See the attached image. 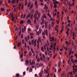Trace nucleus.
I'll use <instances>...</instances> for the list:
<instances>
[{
  "mask_svg": "<svg viewBox=\"0 0 77 77\" xmlns=\"http://www.w3.org/2000/svg\"><path fill=\"white\" fill-rule=\"evenodd\" d=\"M71 0H67V4L68 5H70V1Z\"/></svg>",
  "mask_w": 77,
  "mask_h": 77,
  "instance_id": "18",
  "label": "nucleus"
},
{
  "mask_svg": "<svg viewBox=\"0 0 77 77\" xmlns=\"http://www.w3.org/2000/svg\"><path fill=\"white\" fill-rule=\"evenodd\" d=\"M23 57V54L22 53L20 55V58L21 59Z\"/></svg>",
  "mask_w": 77,
  "mask_h": 77,
  "instance_id": "38",
  "label": "nucleus"
},
{
  "mask_svg": "<svg viewBox=\"0 0 77 77\" xmlns=\"http://www.w3.org/2000/svg\"><path fill=\"white\" fill-rule=\"evenodd\" d=\"M57 6V4H54V8H57V7H56Z\"/></svg>",
  "mask_w": 77,
  "mask_h": 77,
  "instance_id": "41",
  "label": "nucleus"
},
{
  "mask_svg": "<svg viewBox=\"0 0 77 77\" xmlns=\"http://www.w3.org/2000/svg\"><path fill=\"white\" fill-rule=\"evenodd\" d=\"M30 5H31V2H29L28 4V7H29L30 6Z\"/></svg>",
  "mask_w": 77,
  "mask_h": 77,
  "instance_id": "30",
  "label": "nucleus"
},
{
  "mask_svg": "<svg viewBox=\"0 0 77 77\" xmlns=\"http://www.w3.org/2000/svg\"><path fill=\"white\" fill-rule=\"evenodd\" d=\"M53 18L51 17L50 19V21H51L53 20Z\"/></svg>",
  "mask_w": 77,
  "mask_h": 77,
  "instance_id": "57",
  "label": "nucleus"
},
{
  "mask_svg": "<svg viewBox=\"0 0 77 77\" xmlns=\"http://www.w3.org/2000/svg\"><path fill=\"white\" fill-rule=\"evenodd\" d=\"M25 41H26V42H27V37H26L25 38Z\"/></svg>",
  "mask_w": 77,
  "mask_h": 77,
  "instance_id": "53",
  "label": "nucleus"
},
{
  "mask_svg": "<svg viewBox=\"0 0 77 77\" xmlns=\"http://www.w3.org/2000/svg\"><path fill=\"white\" fill-rule=\"evenodd\" d=\"M44 18H45V19L47 18V16L45 15V14H44L43 17H42V21H44Z\"/></svg>",
  "mask_w": 77,
  "mask_h": 77,
  "instance_id": "3",
  "label": "nucleus"
},
{
  "mask_svg": "<svg viewBox=\"0 0 77 77\" xmlns=\"http://www.w3.org/2000/svg\"><path fill=\"white\" fill-rule=\"evenodd\" d=\"M29 56H32V52H29Z\"/></svg>",
  "mask_w": 77,
  "mask_h": 77,
  "instance_id": "33",
  "label": "nucleus"
},
{
  "mask_svg": "<svg viewBox=\"0 0 77 77\" xmlns=\"http://www.w3.org/2000/svg\"><path fill=\"white\" fill-rule=\"evenodd\" d=\"M1 10H2V11H5V9L4 8H2Z\"/></svg>",
  "mask_w": 77,
  "mask_h": 77,
  "instance_id": "61",
  "label": "nucleus"
},
{
  "mask_svg": "<svg viewBox=\"0 0 77 77\" xmlns=\"http://www.w3.org/2000/svg\"><path fill=\"white\" fill-rule=\"evenodd\" d=\"M31 51H32V52L33 53H34L35 52H34V51H33V49H32V48H31Z\"/></svg>",
  "mask_w": 77,
  "mask_h": 77,
  "instance_id": "47",
  "label": "nucleus"
},
{
  "mask_svg": "<svg viewBox=\"0 0 77 77\" xmlns=\"http://www.w3.org/2000/svg\"><path fill=\"white\" fill-rule=\"evenodd\" d=\"M10 15L12 18V21H14V20H15V18L14 17V15H13V14H10Z\"/></svg>",
  "mask_w": 77,
  "mask_h": 77,
  "instance_id": "2",
  "label": "nucleus"
},
{
  "mask_svg": "<svg viewBox=\"0 0 77 77\" xmlns=\"http://www.w3.org/2000/svg\"><path fill=\"white\" fill-rule=\"evenodd\" d=\"M66 44H69L68 42V41H66L65 42Z\"/></svg>",
  "mask_w": 77,
  "mask_h": 77,
  "instance_id": "62",
  "label": "nucleus"
},
{
  "mask_svg": "<svg viewBox=\"0 0 77 77\" xmlns=\"http://www.w3.org/2000/svg\"><path fill=\"white\" fill-rule=\"evenodd\" d=\"M42 56H43V58H45V55H44V54H42Z\"/></svg>",
  "mask_w": 77,
  "mask_h": 77,
  "instance_id": "42",
  "label": "nucleus"
},
{
  "mask_svg": "<svg viewBox=\"0 0 77 77\" xmlns=\"http://www.w3.org/2000/svg\"><path fill=\"white\" fill-rule=\"evenodd\" d=\"M53 7V5L51 4V9H52V7Z\"/></svg>",
  "mask_w": 77,
  "mask_h": 77,
  "instance_id": "56",
  "label": "nucleus"
},
{
  "mask_svg": "<svg viewBox=\"0 0 77 77\" xmlns=\"http://www.w3.org/2000/svg\"><path fill=\"white\" fill-rule=\"evenodd\" d=\"M26 17V14H25L24 15V16H23V18H25V17Z\"/></svg>",
  "mask_w": 77,
  "mask_h": 77,
  "instance_id": "63",
  "label": "nucleus"
},
{
  "mask_svg": "<svg viewBox=\"0 0 77 77\" xmlns=\"http://www.w3.org/2000/svg\"><path fill=\"white\" fill-rule=\"evenodd\" d=\"M33 3L31 4L30 6V8H29V9H30L31 8H33Z\"/></svg>",
  "mask_w": 77,
  "mask_h": 77,
  "instance_id": "14",
  "label": "nucleus"
},
{
  "mask_svg": "<svg viewBox=\"0 0 77 77\" xmlns=\"http://www.w3.org/2000/svg\"><path fill=\"white\" fill-rule=\"evenodd\" d=\"M67 26L68 27H69V26H70V23H68Z\"/></svg>",
  "mask_w": 77,
  "mask_h": 77,
  "instance_id": "54",
  "label": "nucleus"
},
{
  "mask_svg": "<svg viewBox=\"0 0 77 77\" xmlns=\"http://www.w3.org/2000/svg\"><path fill=\"white\" fill-rule=\"evenodd\" d=\"M72 68H73V74H74L75 73V72H77V65L75 66L74 65L72 66Z\"/></svg>",
  "mask_w": 77,
  "mask_h": 77,
  "instance_id": "1",
  "label": "nucleus"
},
{
  "mask_svg": "<svg viewBox=\"0 0 77 77\" xmlns=\"http://www.w3.org/2000/svg\"><path fill=\"white\" fill-rule=\"evenodd\" d=\"M32 68H31L29 70V72H32Z\"/></svg>",
  "mask_w": 77,
  "mask_h": 77,
  "instance_id": "36",
  "label": "nucleus"
},
{
  "mask_svg": "<svg viewBox=\"0 0 77 77\" xmlns=\"http://www.w3.org/2000/svg\"><path fill=\"white\" fill-rule=\"evenodd\" d=\"M7 12H10L11 11L9 9H7Z\"/></svg>",
  "mask_w": 77,
  "mask_h": 77,
  "instance_id": "60",
  "label": "nucleus"
},
{
  "mask_svg": "<svg viewBox=\"0 0 77 77\" xmlns=\"http://www.w3.org/2000/svg\"><path fill=\"white\" fill-rule=\"evenodd\" d=\"M26 27L25 26H24V28H22V33H24L25 31H26Z\"/></svg>",
  "mask_w": 77,
  "mask_h": 77,
  "instance_id": "6",
  "label": "nucleus"
},
{
  "mask_svg": "<svg viewBox=\"0 0 77 77\" xmlns=\"http://www.w3.org/2000/svg\"><path fill=\"white\" fill-rule=\"evenodd\" d=\"M54 22H52L51 26H52V27H54Z\"/></svg>",
  "mask_w": 77,
  "mask_h": 77,
  "instance_id": "17",
  "label": "nucleus"
},
{
  "mask_svg": "<svg viewBox=\"0 0 77 77\" xmlns=\"http://www.w3.org/2000/svg\"><path fill=\"white\" fill-rule=\"evenodd\" d=\"M36 39H35V41L32 40L31 42L32 45H33V44H34L36 43Z\"/></svg>",
  "mask_w": 77,
  "mask_h": 77,
  "instance_id": "4",
  "label": "nucleus"
},
{
  "mask_svg": "<svg viewBox=\"0 0 77 77\" xmlns=\"http://www.w3.org/2000/svg\"><path fill=\"white\" fill-rule=\"evenodd\" d=\"M21 24H23L24 23V20H21L20 21Z\"/></svg>",
  "mask_w": 77,
  "mask_h": 77,
  "instance_id": "31",
  "label": "nucleus"
},
{
  "mask_svg": "<svg viewBox=\"0 0 77 77\" xmlns=\"http://www.w3.org/2000/svg\"><path fill=\"white\" fill-rule=\"evenodd\" d=\"M31 36H33L34 34L33 33H30L29 34Z\"/></svg>",
  "mask_w": 77,
  "mask_h": 77,
  "instance_id": "39",
  "label": "nucleus"
},
{
  "mask_svg": "<svg viewBox=\"0 0 77 77\" xmlns=\"http://www.w3.org/2000/svg\"><path fill=\"white\" fill-rule=\"evenodd\" d=\"M69 31V30H68L66 32V36H68V35H69V33L68 32Z\"/></svg>",
  "mask_w": 77,
  "mask_h": 77,
  "instance_id": "15",
  "label": "nucleus"
},
{
  "mask_svg": "<svg viewBox=\"0 0 77 77\" xmlns=\"http://www.w3.org/2000/svg\"><path fill=\"white\" fill-rule=\"evenodd\" d=\"M20 76V74H16V77H19Z\"/></svg>",
  "mask_w": 77,
  "mask_h": 77,
  "instance_id": "35",
  "label": "nucleus"
},
{
  "mask_svg": "<svg viewBox=\"0 0 77 77\" xmlns=\"http://www.w3.org/2000/svg\"><path fill=\"white\" fill-rule=\"evenodd\" d=\"M38 2L37 1L35 2V5H38Z\"/></svg>",
  "mask_w": 77,
  "mask_h": 77,
  "instance_id": "24",
  "label": "nucleus"
},
{
  "mask_svg": "<svg viewBox=\"0 0 77 77\" xmlns=\"http://www.w3.org/2000/svg\"><path fill=\"white\" fill-rule=\"evenodd\" d=\"M21 46V42H19L18 43V44L17 45V47H20Z\"/></svg>",
  "mask_w": 77,
  "mask_h": 77,
  "instance_id": "19",
  "label": "nucleus"
},
{
  "mask_svg": "<svg viewBox=\"0 0 77 77\" xmlns=\"http://www.w3.org/2000/svg\"><path fill=\"white\" fill-rule=\"evenodd\" d=\"M52 1L54 2V5H56V4H58V3H59V2H58L56 0H52Z\"/></svg>",
  "mask_w": 77,
  "mask_h": 77,
  "instance_id": "8",
  "label": "nucleus"
},
{
  "mask_svg": "<svg viewBox=\"0 0 77 77\" xmlns=\"http://www.w3.org/2000/svg\"><path fill=\"white\" fill-rule=\"evenodd\" d=\"M54 37L53 36L52 38H50V41L51 42H52L54 40Z\"/></svg>",
  "mask_w": 77,
  "mask_h": 77,
  "instance_id": "10",
  "label": "nucleus"
},
{
  "mask_svg": "<svg viewBox=\"0 0 77 77\" xmlns=\"http://www.w3.org/2000/svg\"><path fill=\"white\" fill-rule=\"evenodd\" d=\"M37 62H40V59H39V58H38L37 59Z\"/></svg>",
  "mask_w": 77,
  "mask_h": 77,
  "instance_id": "32",
  "label": "nucleus"
},
{
  "mask_svg": "<svg viewBox=\"0 0 77 77\" xmlns=\"http://www.w3.org/2000/svg\"><path fill=\"white\" fill-rule=\"evenodd\" d=\"M48 54V53H47V51H45V56H47V55Z\"/></svg>",
  "mask_w": 77,
  "mask_h": 77,
  "instance_id": "49",
  "label": "nucleus"
},
{
  "mask_svg": "<svg viewBox=\"0 0 77 77\" xmlns=\"http://www.w3.org/2000/svg\"><path fill=\"white\" fill-rule=\"evenodd\" d=\"M21 38H23V34L21 35Z\"/></svg>",
  "mask_w": 77,
  "mask_h": 77,
  "instance_id": "59",
  "label": "nucleus"
},
{
  "mask_svg": "<svg viewBox=\"0 0 77 77\" xmlns=\"http://www.w3.org/2000/svg\"><path fill=\"white\" fill-rule=\"evenodd\" d=\"M41 50L42 51H43V52L44 51V48H43V47H42L41 48Z\"/></svg>",
  "mask_w": 77,
  "mask_h": 77,
  "instance_id": "34",
  "label": "nucleus"
},
{
  "mask_svg": "<svg viewBox=\"0 0 77 77\" xmlns=\"http://www.w3.org/2000/svg\"><path fill=\"white\" fill-rule=\"evenodd\" d=\"M42 35H43V37L44 39H45V32H43L42 33Z\"/></svg>",
  "mask_w": 77,
  "mask_h": 77,
  "instance_id": "13",
  "label": "nucleus"
},
{
  "mask_svg": "<svg viewBox=\"0 0 77 77\" xmlns=\"http://www.w3.org/2000/svg\"><path fill=\"white\" fill-rule=\"evenodd\" d=\"M27 0H25V6H27Z\"/></svg>",
  "mask_w": 77,
  "mask_h": 77,
  "instance_id": "25",
  "label": "nucleus"
},
{
  "mask_svg": "<svg viewBox=\"0 0 77 77\" xmlns=\"http://www.w3.org/2000/svg\"><path fill=\"white\" fill-rule=\"evenodd\" d=\"M30 15H31V13H29L28 14V16L26 17V19H28V18L30 16Z\"/></svg>",
  "mask_w": 77,
  "mask_h": 77,
  "instance_id": "12",
  "label": "nucleus"
},
{
  "mask_svg": "<svg viewBox=\"0 0 77 77\" xmlns=\"http://www.w3.org/2000/svg\"><path fill=\"white\" fill-rule=\"evenodd\" d=\"M45 9H48V7L47 6L46 4H45Z\"/></svg>",
  "mask_w": 77,
  "mask_h": 77,
  "instance_id": "28",
  "label": "nucleus"
},
{
  "mask_svg": "<svg viewBox=\"0 0 77 77\" xmlns=\"http://www.w3.org/2000/svg\"><path fill=\"white\" fill-rule=\"evenodd\" d=\"M43 73H44V71L42 70L41 72L39 74V77H42V75Z\"/></svg>",
  "mask_w": 77,
  "mask_h": 77,
  "instance_id": "7",
  "label": "nucleus"
},
{
  "mask_svg": "<svg viewBox=\"0 0 77 77\" xmlns=\"http://www.w3.org/2000/svg\"><path fill=\"white\" fill-rule=\"evenodd\" d=\"M53 15L54 17H55L56 15V13H55V14H54V12H53Z\"/></svg>",
  "mask_w": 77,
  "mask_h": 77,
  "instance_id": "43",
  "label": "nucleus"
},
{
  "mask_svg": "<svg viewBox=\"0 0 77 77\" xmlns=\"http://www.w3.org/2000/svg\"><path fill=\"white\" fill-rule=\"evenodd\" d=\"M30 30H31V29L30 28H29L28 29V31L29 32H30Z\"/></svg>",
  "mask_w": 77,
  "mask_h": 77,
  "instance_id": "55",
  "label": "nucleus"
},
{
  "mask_svg": "<svg viewBox=\"0 0 77 77\" xmlns=\"http://www.w3.org/2000/svg\"><path fill=\"white\" fill-rule=\"evenodd\" d=\"M35 6L36 8H38V7L39 6V5H38V4L37 5H35Z\"/></svg>",
  "mask_w": 77,
  "mask_h": 77,
  "instance_id": "45",
  "label": "nucleus"
},
{
  "mask_svg": "<svg viewBox=\"0 0 77 77\" xmlns=\"http://www.w3.org/2000/svg\"><path fill=\"white\" fill-rule=\"evenodd\" d=\"M36 34H37V35H39V32H37V30H36Z\"/></svg>",
  "mask_w": 77,
  "mask_h": 77,
  "instance_id": "22",
  "label": "nucleus"
},
{
  "mask_svg": "<svg viewBox=\"0 0 77 77\" xmlns=\"http://www.w3.org/2000/svg\"><path fill=\"white\" fill-rule=\"evenodd\" d=\"M40 41L41 43L42 44V42H41V38H38V40L37 42V44H39V42Z\"/></svg>",
  "mask_w": 77,
  "mask_h": 77,
  "instance_id": "9",
  "label": "nucleus"
},
{
  "mask_svg": "<svg viewBox=\"0 0 77 77\" xmlns=\"http://www.w3.org/2000/svg\"><path fill=\"white\" fill-rule=\"evenodd\" d=\"M45 33L46 35H47V30H46L45 31Z\"/></svg>",
  "mask_w": 77,
  "mask_h": 77,
  "instance_id": "44",
  "label": "nucleus"
},
{
  "mask_svg": "<svg viewBox=\"0 0 77 77\" xmlns=\"http://www.w3.org/2000/svg\"><path fill=\"white\" fill-rule=\"evenodd\" d=\"M25 65L26 66H27L29 63V61L28 60H26L25 61Z\"/></svg>",
  "mask_w": 77,
  "mask_h": 77,
  "instance_id": "5",
  "label": "nucleus"
},
{
  "mask_svg": "<svg viewBox=\"0 0 77 77\" xmlns=\"http://www.w3.org/2000/svg\"><path fill=\"white\" fill-rule=\"evenodd\" d=\"M47 4H50V0H47Z\"/></svg>",
  "mask_w": 77,
  "mask_h": 77,
  "instance_id": "40",
  "label": "nucleus"
},
{
  "mask_svg": "<svg viewBox=\"0 0 77 77\" xmlns=\"http://www.w3.org/2000/svg\"><path fill=\"white\" fill-rule=\"evenodd\" d=\"M38 17H37V20H38L39 17H40V15H41V14H40V13H39L38 14Z\"/></svg>",
  "mask_w": 77,
  "mask_h": 77,
  "instance_id": "26",
  "label": "nucleus"
},
{
  "mask_svg": "<svg viewBox=\"0 0 77 77\" xmlns=\"http://www.w3.org/2000/svg\"><path fill=\"white\" fill-rule=\"evenodd\" d=\"M35 61H34V60H32V62L30 64L31 65H35Z\"/></svg>",
  "mask_w": 77,
  "mask_h": 77,
  "instance_id": "11",
  "label": "nucleus"
},
{
  "mask_svg": "<svg viewBox=\"0 0 77 77\" xmlns=\"http://www.w3.org/2000/svg\"><path fill=\"white\" fill-rule=\"evenodd\" d=\"M71 61H72V62L73 63H75V61H74L73 60V59H71Z\"/></svg>",
  "mask_w": 77,
  "mask_h": 77,
  "instance_id": "46",
  "label": "nucleus"
},
{
  "mask_svg": "<svg viewBox=\"0 0 77 77\" xmlns=\"http://www.w3.org/2000/svg\"><path fill=\"white\" fill-rule=\"evenodd\" d=\"M31 23V21H30V19H28L27 21V23Z\"/></svg>",
  "mask_w": 77,
  "mask_h": 77,
  "instance_id": "23",
  "label": "nucleus"
},
{
  "mask_svg": "<svg viewBox=\"0 0 77 77\" xmlns=\"http://www.w3.org/2000/svg\"><path fill=\"white\" fill-rule=\"evenodd\" d=\"M61 71V68H60L59 70H58V72H60Z\"/></svg>",
  "mask_w": 77,
  "mask_h": 77,
  "instance_id": "50",
  "label": "nucleus"
},
{
  "mask_svg": "<svg viewBox=\"0 0 77 77\" xmlns=\"http://www.w3.org/2000/svg\"><path fill=\"white\" fill-rule=\"evenodd\" d=\"M48 21H46L45 22V27L46 28L47 27V24H48Z\"/></svg>",
  "mask_w": 77,
  "mask_h": 77,
  "instance_id": "16",
  "label": "nucleus"
},
{
  "mask_svg": "<svg viewBox=\"0 0 77 77\" xmlns=\"http://www.w3.org/2000/svg\"><path fill=\"white\" fill-rule=\"evenodd\" d=\"M74 49H75V50H76V47L75 46H74Z\"/></svg>",
  "mask_w": 77,
  "mask_h": 77,
  "instance_id": "58",
  "label": "nucleus"
},
{
  "mask_svg": "<svg viewBox=\"0 0 77 77\" xmlns=\"http://www.w3.org/2000/svg\"><path fill=\"white\" fill-rule=\"evenodd\" d=\"M75 56L76 57V59H77V54H75Z\"/></svg>",
  "mask_w": 77,
  "mask_h": 77,
  "instance_id": "64",
  "label": "nucleus"
},
{
  "mask_svg": "<svg viewBox=\"0 0 77 77\" xmlns=\"http://www.w3.org/2000/svg\"><path fill=\"white\" fill-rule=\"evenodd\" d=\"M39 31L40 33H41V32H42V29H39Z\"/></svg>",
  "mask_w": 77,
  "mask_h": 77,
  "instance_id": "37",
  "label": "nucleus"
},
{
  "mask_svg": "<svg viewBox=\"0 0 77 77\" xmlns=\"http://www.w3.org/2000/svg\"><path fill=\"white\" fill-rule=\"evenodd\" d=\"M39 66H38L37 67H40V66H44V64L42 63V64H39Z\"/></svg>",
  "mask_w": 77,
  "mask_h": 77,
  "instance_id": "20",
  "label": "nucleus"
},
{
  "mask_svg": "<svg viewBox=\"0 0 77 77\" xmlns=\"http://www.w3.org/2000/svg\"><path fill=\"white\" fill-rule=\"evenodd\" d=\"M48 15L49 18H51V15H50V13H48Z\"/></svg>",
  "mask_w": 77,
  "mask_h": 77,
  "instance_id": "27",
  "label": "nucleus"
},
{
  "mask_svg": "<svg viewBox=\"0 0 77 77\" xmlns=\"http://www.w3.org/2000/svg\"><path fill=\"white\" fill-rule=\"evenodd\" d=\"M36 23V19H35L34 21V23L35 24Z\"/></svg>",
  "mask_w": 77,
  "mask_h": 77,
  "instance_id": "52",
  "label": "nucleus"
},
{
  "mask_svg": "<svg viewBox=\"0 0 77 77\" xmlns=\"http://www.w3.org/2000/svg\"><path fill=\"white\" fill-rule=\"evenodd\" d=\"M15 3V0H13V1H12V3L13 4H14Z\"/></svg>",
  "mask_w": 77,
  "mask_h": 77,
  "instance_id": "29",
  "label": "nucleus"
},
{
  "mask_svg": "<svg viewBox=\"0 0 77 77\" xmlns=\"http://www.w3.org/2000/svg\"><path fill=\"white\" fill-rule=\"evenodd\" d=\"M60 65H61V63H58L59 67H60Z\"/></svg>",
  "mask_w": 77,
  "mask_h": 77,
  "instance_id": "48",
  "label": "nucleus"
},
{
  "mask_svg": "<svg viewBox=\"0 0 77 77\" xmlns=\"http://www.w3.org/2000/svg\"><path fill=\"white\" fill-rule=\"evenodd\" d=\"M69 74L70 75H72V72H70Z\"/></svg>",
  "mask_w": 77,
  "mask_h": 77,
  "instance_id": "51",
  "label": "nucleus"
},
{
  "mask_svg": "<svg viewBox=\"0 0 77 77\" xmlns=\"http://www.w3.org/2000/svg\"><path fill=\"white\" fill-rule=\"evenodd\" d=\"M37 16V14H34V18H35V19H37V17H36Z\"/></svg>",
  "mask_w": 77,
  "mask_h": 77,
  "instance_id": "21",
  "label": "nucleus"
}]
</instances>
